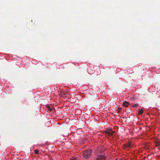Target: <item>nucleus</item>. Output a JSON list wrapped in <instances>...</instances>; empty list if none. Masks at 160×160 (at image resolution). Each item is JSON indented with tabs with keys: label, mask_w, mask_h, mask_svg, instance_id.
Masks as SVG:
<instances>
[{
	"label": "nucleus",
	"mask_w": 160,
	"mask_h": 160,
	"mask_svg": "<svg viewBox=\"0 0 160 160\" xmlns=\"http://www.w3.org/2000/svg\"><path fill=\"white\" fill-rule=\"evenodd\" d=\"M92 152L90 149H87L83 152V154L81 156L82 158L85 159L89 158L91 156Z\"/></svg>",
	"instance_id": "nucleus-1"
},
{
	"label": "nucleus",
	"mask_w": 160,
	"mask_h": 160,
	"mask_svg": "<svg viewBox=\"0 0 160 160\" xmlns=\"http://www.w3.org/2000/svg\"><path fill=\"white\" fill-rule=\"evenodd\" d=\"M102 147H100L96 151V153L98 157L99 156V155H101L103 154V150L101 149Z\"/></svg>",
	"instance_id": "nucleus-2"
},
{
	"label": "nucleus",
	"mask_w": 160,
	"mask_h": 160,
	"mask_svg": "<svg viewBox=\"0 0 160 160\" xmlns=\"http://www.w3.org/2000/svg\"><path fill=\"white\" fill-rule=\"evenodd\" d=\"M106 133L109 136H112L113 135V133H115L114 131L111 129H107L106 131Z\"/></svg>",
	"instance_id": "nucleus-3"
},
{
	"label": "nucleus",
	"mask_w": 160,
	"mask_h": 160,
	"mask_svg": "<svg viewBox=\"0 0 160 160\" xmlns=\"http://www.w3.org/2000/svg\"><path fill=\"white\" fill-rule=\"evenodd\" d=\"M106 158L105 156H103L102 154L99 155L97 159V160H105Z\"/></svg>",
	"instance_id": "nucleus-4"
},
{
	"label": "nucleus",
	"mask_w": 160,
	"mask_h": 160,
	"mask_svg": "<svg viewBox=\"0 0 160 160\" xmlns=\"http://www.w3.org/2000/svg\"><path fill=\"white\" fill-rule=\"evenodd\" d=\"M124 148H130L132 147L131 142H128L126 144L124 145Z\"/></svg>",
	"instance_id": "nucleus-5"
},
{
	"label": "nucleus",
	"mask_w": 160,
	"mask_h": 160,
	"mask_svg": "<svg viewBox=\"0 0 160 160\" xmlns=\"http://www.w3.org/2000/svg\"><path fill=\"white\" fill-rule=\"evenodd\" d=\"M62 96L64 98H65L67 97V94L65 92H62Z\"/></svg>",
	"instance_id": "nucleus-6"
},
{
	"label": "nucleus",
	"mask_w": 160,
	"mask_h": 160,
	"mask_svg": "<svg viewBox=\"0 0 160 160\" xmlns=\"http://www.w3.org/2000/svg\"><path fill=\"white\" fill-rule=\"evenodd\" d=\"M129 105V103L127 102H125L123 103V105L125 107H128Z\"/></svg>",
	"instance_id": "nucleus-7"
},
{
	"label": "nucleus",
	"mask_w": 160,
	"mask_h": 160,
	"mask_svg": "<svg viewBox=\"0 0 160 160\" xmlns=\"http://www.w3.org/2000/svg\"><path fill=\"white\" fill-rule=\"evenodd\" d=\"M143 112V109H140L139 110L138 112V114L141 115L142 114Z\"/></svg>",
	"instance_id": "nucleus-8"
},
{
	"label": "nucleus",
	"mask_w": 160,
	"mask_h": 160,
	"mask_svg": "<svg viewBox=\"0 0 160 160\" xmlns=\"http://www.w3.org/2000/svg\"><path fill=\"white\" fill-rule=\"evenodd\" d=\"M122 110V108L121 107H119L118 108V110H117V112H118V113H119L120 112H121V110Z\"/></svg>",
	"instance_id": "nucleus-9"
},
{
	"label": "nucleus",
	"mask_w": 160,
	"mask_h": 160,
	"mask_svg": "<svg viewBox=\"0 0 160 160\" xmlns=\"http://www.w3.org/2000/svg\"><path fill=\"white\" fill-rule=\"evenodd\" d=\"M155 144L156 145V147L160 145V142L158 141L156 142H155Z\"/></svg>",
	"instance_id": "nucleus-10"
},
{
	"label": "nucleus",
	"mask_w": 160,
	"mask_h": 160,
	"mask_svg": "<svg viewBox=\"0 0 160 160\" xmlns=\"http://www.w3.org/2000/svg\"><path fill=\"white\" fill-rule=\"evenodd\" d=\"M46 107L48 108V110L49 111H52V109L48 105H47Z\"/></svg>",
	"instance_id": "nucleus-11"
},
{
	"label": "nucleus",
	"mask_w": 160,
	"mask_h": 160,
	"mask_svg": "<svg viewBox=\"0 0 160 160\" xmlns=\"http://www.w3.org/2000/svg\"><path fill=\"white\" fill-rule=\"evenodd\" d=\"M132 106L133 107H138L139 106V105L138 104H133V105H132Z\"/></svg>",
	"instance_id": "nucleus-12"
},
{
	"label": "nucleus",
	"mask_w": 160,
	"mask_h": 160,
	"mask_svg": "<svg viewBox=\"0 0 160 160\" xmlns=\"http://www.w3.org/2000/svg\"><path fill=\"white\" fill-rule=\"evenodd\" d=\"M38 149H36L34 151V152L36 154H38Z\"/></svg>",
	"instance_id": "nucleus-13"
},
{
	"label": "nucleus",
	"mask_w": 160,
	"mask_h": 160,
	"mask_svg": "<svg viewBox=\"0 0 160 160\" xmlns=\"http://www.w3.org/2000/svg\"><path fill=\"white\" fill-rule=\"evenodd\" d=\"M69 160H77V159L75 158H71Z\"/></svg>",
	"instance_id": "nucleus-14"
}]
</instances>
